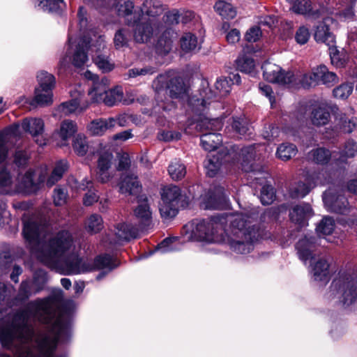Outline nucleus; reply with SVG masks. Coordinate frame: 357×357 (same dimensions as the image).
Listing matches in <instances>:
<instances>
[{
    "label": "nucleus",
    "instance_id": "nucleus-61",
    "mask_svg": "<svg viewBox=\"0 0 357 357\" xmlns=\"http://www.w3.org/2000/svg\"><path fill=\"white\" fill-rule=\"evenodd\" d=\"M96 65L102 72H109L114 68V63H112L109 59L103 55H98L94 59Z\"/></svg>",
    "mask_w": 357,
    "mask_h": 357
},
{
    "label": "nucleus",
    "instance_id": "nucleus-22",
    "mask_svg": "<svg viewBox=\"0 0 357 357\" xmlns=\"http://www.w3.org/2000/svg\"><path fill=\"white\" fill-rule=\"evenodd\" d=\"M112 158V154L109 152H105L100 154L98 158L97 177L102 183H106L113 177V174L109 172Z\"/></svg>",
    "mask_w": 357,
    "mask_h": 357
},
{
    "label": "nucleus",
    "instance_id": "nucleus-18",
    "mask_svg": "<svg viewBox=\"0 0 357 357\" xmlns=\"http://www.w3.org/2000/svg\"><path fill=\"white\" fill-rule=\"evenodd\" d=\"M316 240L313 236H305L299 240L296 249L299 258L305 263L314 261L318 255L316 250Z\"/></svg>",
    "mask_w": 357,
    "mask_h": 357
},
{
    "label": "nucleus",
    "instance_id": "nucleus-3",
    "mask_svg": "<svg viewBox=\"0 0 357 357\" xmlns=\"http://www.w3.org/2000/svg\"><path fill=\"white\" fill-rule=\"evenodd\" d=\"M86 10L80 7L77 13L80 31L84 34L77 41L72 35L68 38V50L65 56L60 60V65L65 67L70 61L75 67L83 66L89 60L86 50L95 47L96 51H100L105 47V37L97 31L89 30L85 33L87 27Z\"/></svg>",
    "mask_w": 357,
    "mask_h": 357
},
{
    "label": "nucleus",
    "instance_id": "nucleus-10",
    "mask_svg": "<svg viewBox=\"0 0 357 357\" xmlns=\"http://www.w3.org/2000/svg\"><path fill=\"white\" fill-rule=\"evenodd\" d=\"M263 75L265 79L270 82L281 85H294L296 84L295 74L292 72L284 73L282 68L271 62H265L262 67Z\"/></svg>",
    "mask_w": 357,
    "mask_h": 357
},
{
    "label": "nucleus",
    "instance_id": "nucleus-26",
    "mask_svg": "<svg viewBox=\"0 0 357 357\" xmlns=\"http://www.w3.org/2000/svg\"><path fill=\"white\" fill-rule=\"evenodd\" d=\"M141 190L137 177L133 174H125L122 176L119 183V191L125 195H136Z\"/></svg>",
    "mask_w": 357,
    "mask_h": 357
},
{
    "label": "nucleus",
    "instance_id": "nucleus-29",
    "mask_svg": "<svg viewBox=\"0 0 357 357\" xmlns=\"http://www.w3.org/2000/svg\"><path fill=\"white\" fill-rule=\"evenodd\" d=\"M112 118L98 119L91 121L88 126V130L92 135H102L108 130L112 129Z\"/></svg>",
    "mask_w": 357,
    "mask_h": 357
},
{
    "label": "nucleus",
    "instance_id": "nucleus-37",
    "mask_svg": "<svg viewBox=\"0 0 357 357\" xmlns=\"http://www.w3.org/2000/svg\"><path fill=\"white\" fill-rule=\"evenodd\" d=\"M52 91L36 89L34 98L30 104L31 105L47 106L52 103Z\"/></svg>",
    "mask_w": 357,
    "mask_h": 357
},
{
    "label": "nucleus",
    "instance_id": "nucleus-28",
    "mask_svg": "<svg viewBox=\"0 0 357 357\" xmlns=\"http://www.w3.org/2000/svg\"><path fill=\"white\" fill-rule=\"evenodd\" d=\"M109 85V81L106 77H102L97 82H95L89 91V95L93 102H101L107 93Z\"/></svg>",
    "mask_w": 357,
    "mask_h": 357
},
{
    "label": "nucleus",
    "instance_id": "nucleus-51",
    "mask_svg": "<svg viewBox=\"0 0 357 357\" xmlns=\"http://www.w3.org/2000/svg\"><path fill=\"white\" fill-rule=\"evenodd\" d=\"M80 188L82 190H89V192L86 193L83 199V203L85 206H91L98 201V196L91 190L93 188V183L91 181L88 179L83 180V182L80 185Z\"/></svg>",
    "mask_w": 357,
    "mask_h": 357
},
{
    "label": "nucleus",
    "instance_id": "nucleus-19",
    "mask_svg": "<svg viewBox=\"0 0 357 357\" xmlns=\"http://www.w3.org/2000/svg\"><path fill=\"white\" fill-rule=\"evenodd\" d=\"M44 126L43 121L38 118L25 119L22 123L23 130L36 138V142L41 146L46 144V140L42 135Z\"/></svg>",
    "mask_w": 357,
    "mask_h": 357
},
{
    "label": "nucleus",
    "instance_id": "nucleus-56",
    "mask_svg": "<svg viewBox=\"0 0 357 357\" xmlns=\"http://www.w3.org/2000/svg\"><path fill=\"white\" fill-rule=\"evenodd\" d=\"M291 9L294 12L298 14L314 15V13L312 11L311 3L309 0H296Z\"/></svg>",
    "mask_w": 357,
    "mask_h": 357
},
{
    "label": "nucleus",
    "instance_id": "nucleus-35",
    "mask_svg": "<svg viewBox=\"0 0 357 357\" xmlns=\"http://www.w3.org/2000/svg\"><path fill=\"white\" fill-rule=\"evenodd\" d=\"M231 81L239 84L241 82L239 75H234L233 80H231V78L228 79L227 77H221L218 79L215 84L217 95L220 97L227 96L231 91Z\"/></svg>",
    "mask_w": 357,
    "mask_h": 357
},
{
    "label": "nucleus",
    "instance_id": "nucleus-5",
    "mask_svg": "<svg viewBox=\"0 0 357 357\" xmlns=\"http://www.w3.org/2000/svg\"><path fill=\"white\" fill-rule=\"evenodd\" d=\"M149 1L143 3L142 9V15L137 23L132 24L135 26L133 31V38L136 43H147L153 36L156 33L159 29V24L155 17L161 15L164 11V8L159 2H155L153 4V8H146Z\"/></svg>",
    "mask_w": 357,
    "mask_h": 357
},
{
    "label": "nucleus",
    "instance_id": "nucleus-9",
    "mask_svg": "<svg viewBox=\"0 0 357 357\" xmlns=\"http://www.w3.org/2000/svg\"><path fill=\"white\" fill-rule=\"evenodd\" d=\"M307 184L298 182L292 185L289 190L292 198H303L308 194L310 189L317 185H324L329 181V177L326 171L322 170L309 175L306 178Z\"/></svg>",
    "mask_w": 357,
    "mask_h": 357
},
{
    "label": "nucleus",
    "instance_id": "nucleus-7",
    "mask_svg": "<svg viewBox=\"0 0 357 357\" xmlns=\"http://www.w3.org/2000/svg\"><path fill=\"white\" fill-rule=\"evenodd\" d=\"M328 299L339 298L344 306L357 305V286L350 275H342L332 282L326 295Z\"/></svg>",
    "mask_w": 357,
    "mask_h": 357
},
{
    "label": "nucleus",
    "instance_id": "nucleus-41",
    "mask_svg": "<svg viewBox=\"0 0 357 357\" xmlns=\"http://www.w3.org/2000/svg\"><path fill=\"white\" fill-rule=\"evenodd\" d=\"M35 6L46 13L56 12L63 4V0H35Z\"/></svg>",
    "mask_w": 357,
    "mask_h": 357
},
{
    "label": "nucleus",
    "instance_id": "nucleus-52",
    "mask_svg": "<svg viewBox=\"0 0 357 357\" xmlns=\"http://www.w3.org/2000/svg\"><path fill=\"white\" fill-rule=\"evenodd\" d=\"M222 165V161L218 156L210 155L205 161L204 166L206 169V174L210 177H213Z\"/></svg>",
    "mask_w": 357,
    "mask_h": 357
},
{
    "label": "nucleus",
    "instance_id": "nucleus-2",
    "mask_svg": "<svg viewBox=\"0 0 357 357\" xmlns=\"http://www.w3.org/2000/svg\"><path fill=\"white\" fill-rule=\"evenodd\" d=\"M185 238L206 243L225 241L236 254L246 255L265 238L264 229L254 218L241 213L222 214L208 220L193 221L185 227Z\"/></svg>",
    "mask_w": 357,
    "mask_h": 357
},
{
    "label": "nucleus",
    "instance_id": "nucleus-40",
    "mask_svg": "<svg viewBox=\"0 0 357 357\" xmlns=\"http://www.w3.org/2000/svg\"><path fill=\"white\" fill-rule=\"evenodd\" d=\"M223 123L222 119L217 118L211 119L204 116L198 121L196 128L199 130H211L216 131L221 129Z\"/></svg>",
    "mask_w": 357,
    "mask_h": 357
},
{
    "label": "nucleus",
    "instance_id": "nucleus-53",
    "mask_svg": "<svg viewBox=\"0 0 357 357\" xmlns=\"http://www.w3.org/2000/svg\"><path fill=\"white\" fill-rule=\"evenodd\" d=\"M73 148L78 155H84L89 149L86 137L80 134L77 135L73 139Z\"/></svg>",
    "mask_w": 357,
    "mask_h": 357
},
{
    "label": "nucleus",
    "instance_id": "nucleus-36",
    "mask_svg": "<svg viewBox=\"0 0 357 357\" xmlns=\"http://www.w3.org/2000/svg\"><path fill=\"white\" fill-rule=\"evenodd\" d=\"M175 33L168 30L160 38L156 45V50L160 54L169 53L172 48L173 38Z\"/></svg>",
    "mask_w": 357,
    "mask_h": 357
},
{
    "label": "nucleus",
    "instance_id": "nucleus-12",
    "mask_svg": "<svg viewBox=\"0 0 357 357\" xmlns=\"http://www.w3.org/2000/svg\"><path fill=\"white\" fill-rule=\"evenodd\" d=\"M134 217L137 221V228L141 232L153 226V210L146 197H140L137 206L133 210Z\"/></svg>",
    "mask_w": 357,
    "mask_h": 357
},
{
    "label": "nucleus",
    "instance_id": "nucleus-58",
    "mask_svg": "<svg viewBox=\"0 0 357 357\" xmlns=\"http://www.w3.org/2000/svg\"><path fill=\"white\" fill-rule=\"evenodd\" d=\"M273 188L270 185H265L261 190L260 200L262 204L268 205L273 203L275 199Z\"/></svg>",
    "mask_w": 357,
    "mask_h": 357
},
{
    "label": "nucleus",
    "instance_id": "nucleus-21",
    "mask_svg": "<svg viewBox=\"0 0 357 357\" xmlns=\"http://www.w3.org/2000/svg\"><path fill=\"white\" fill-rule=\"evenodd\" d=\"M77 131V123L72 120L63 121L59 128L54 132L56 137L59 138L57 145L59 146H65L69 144V139Z\"/></svg>",
    "mask_w": 357,
    "mask_h": 357
},
{
    "label": "nucleus",
    "instance_id": "nucleus-49",
    "mask_svg": "<svg viewBox=\"0 0 357 357\" xmlns=\"http://www.w3.org/2000/svg\"><path fill=\"white\" fill-rule=\"evenodd\" d=\"M168 172L173 180H181L186 174V168L179 160H174L169 165Z\"/></svg>",
    "mask_w": 357,
    "mask_h": 357
},
{
    "label": "nucleus",
    "instance_id": "nucleus-46",
    "mask_svg": "<svg viewBox=\"0 0 357 357\" xmlns=\"http://www.w3.org/2000/svg\"><path fill=\"white\" fill-rule=\"evenodd\" d=\"M181 47L185 52H192L199 49L197 38L190 33H185L181 38Z\"/></svg>",
    "mask_w": 357,
    "mask_h": 357
},
{
    "label": "nucleus",
    "instance_id": "nucleus-4",
    "mask_svg": "<svg viewBox=\"0 0 357 357\" xmlns=\"http://www.w3.org/2000/svg\"><path fill=\"white\" fill-rule=\"evenodd\" d=\"M47 174V168L43 166L33 172H26L21 182L17 183L10 173L5 167H2L0 169V194L13 195L20 192L33 191L37 185L45 181Z\"/></svg>",
    "mask_w": 357,
    "mask_h": 357
},
{
    "label": "nucleus",
    "instance_id": "nucleus-15",
    "mask_svg": "<svg viewBox=\"0 0 357 357\" xmlns=\"http://www.w3.org/2000/svg\"><path fill=\"white\" fill-rule=\"evenodd\" d=\"M204 209H222L227 206V197L224 188L218 186L210 190L203 197L201 203Z\"/></svg>",
    "mask_w": 357,
    "mask_h": 357
},
{
    "label": "nucleus",
    "instance_id": "nucleus-30",
    "mask_svg": "<svg viewBox=\"0 0 357 357\" xmlns=\"http://www.w3.org/2000/svg\"><path fill=\"white\" fill-rule=\"evenodd\" d=\"M317 67L312 69V72L309 73L295 74L296 84L291 85V87L297 86L300 84L303 88H310L319 84V78L317 76Z\"/></svg>",
    "mask_w": 357,
    "mask_h": 357
},
{
    "label": "nucleus",
    "instance_id": "nucleus-55",
    "mask_svg": "<svg viewBox=\"0 0 357 357\" xmlns=\"http://www.w3.org/2000/svg\"><path fill=\"white\" fill-rule=\"evenodd\" d=\"M236 66L241 72L250 73L254 70L255 65L253 59L247 55H242L236 59Z\"/></svg>",
    "mask_w": 357,
    "mask_h": 357
},
{
    "label": "nucleus",
    "instance_id": "nucleus-33",
    "mask_svg": "<svg viewBox=\"0 0 357 357\" xmlns=\"http://www.w3.org/2000/svg\"><path fill=\"white\" fill-rule=\"evenodd\" d=\"M222 137L215 132H208L201 137V145L208 151L216 149L222 143Z\"/></svg>",
    "mask_w": 357,
    "mask_h": 357
},
{
    "label": "nucleus",
    "instance_id": "nucleus-42",
    "mask_svg": "<svg viewBox=\"0 0 357 357\" xmlns=\"http://www.w3.org/2000/svg\"><path fill=\"white\" fill-rule=\"evenodd\" d=\"M297 151V148L294 144L284 143L278 147L276 156L283 161H287L296 155Z\"/></svg>",
    "mask_w": 357,
    "mask_h": 357
},
{
    "label": "nucleus",
    "instance_id": "nucleus-23",
    "mask_svg": "<svg viewBox=\"0 0 357 357\" xmlns=\"http://www.w3.org/2000/svg\"><path fill=\"white\" fill-rule=\"evenodd\" d=\"M323 201L325 206L330 211L344 213L347 211L348 202L342 196L335 197L331 192L326 191L323 195Z\"/></svg>",
    "mask_w": 357,
    "mask_h": 357
},
{
    "label": "nucleus",
    "instance_id": "nucleus-8",
    "mask_svg": "<svg viewBox=\"0 0 357 357\" xmlns=\"http://www.w3.org/2000/svg\"><path fill=\"white\" fill-rule=\"evenodd\" d=\"M160 194L159 211L161 216L165 218L174 217L181 197V189L176 185H169L164 187Z\"/></svg>",
    "mask_w": 357,
    "mask_h": 357
},
{
    "label": "nucleus",
    "instance_id": "nucleus-47",
    "mask_svg": "<svg viewBox=\"0 0 357 357\" xmlns=\"http://www.w3.org/2000/svg\"><path fill=\"white\" fill-rule=\"evenodd\" d=\"M103 228V220L98 214L91 215L85 222L86 230L91 234L99 232Z\"/></svg>",
    "mask_w": 357,
    "mask_h": 357
},
{
    "label": "nucleus",
    "instance_id": "nucleus-60",
    "mask_svg": "<svg viewBox=\"0 0 357 357\" xmlns=\"http://www.w3.org/2000/svg\"><path fill=\"white\" fill-rule=\"evenodd\" d=\"M357 155V142L353 139H349L346 142L344 149L342 152V158H353Z\"/></svg>",
    "mask_w": 357,
    "mask_h": 357
},
{
    "label": "nucleus",
    "instance_id": "nucleus-44",
    "mask_svg": "<svg viewBox=\"0 0 357 357\" xmlns=\"http://www.w3.org/2000/svg\"><path fill=\"white\" fill-rule=\"evenodd\" d=\"M130 37V31L128 28H121L116 31L114 37V44L116 49L127 47Z\"/></svg>",
    "mask_w": 357,
    "mask_h": 357
},
{
    "label": "nucleus",
    "instance_id": "nucleus-62",
    "mask_svg": "<svg viewBox=\"0 0 357 357\" xmlns=\"http://www.w3.org/2000/svg\"><path fill=\"white\" fill-rule=\"evenodd\" d=\"M156 72V68L152 66H146L142 68H132L128 70V76L130 77H135L137 76L151 75Z\"/></svg>",
    "mask_w": 357,
    "mask_h": 357
},
{
    "label": "nucleus",
    "instance_id": "nucleus-45",
    "mask_svg": "<svg viewBox=\"0 0 357 357\" xmlns=\"http://www.w3.org/2000/svg\"><path fill=\"white\" fill-rule=\"evenodd\" d=\"M38 86L36 89L52 91L55 85L54 77L47 72L41 71L37 75Z\"/></svg>",
    "mask_w": 357,
    "mask_h": 357
},
{
    "label": "nucleus",
    "instance_id": "nucleus-14",
    "mask_svg": "<svg viewBox=\"0 0 357 357\" xmlns=\"http://www.w3.org/2000/svg\"><path fill=\"white\" fill-rule=\"evenodd\" d=\"M47 280V273L43 270L35 272L32 282H22L19 291V297L21 299L29 298L32 294H36L44 287Z\"/></svg>",
    "mask_w": 357,
    "mask_h": 357
},
{
    "label": "nucleus",
    "instance_id": "nucleus-27",
    "mask_svg": "<svg viewBox=\"0 0 357 357\" xmlns=\"http://www.w3.org/2000/svg\"><path fill=\"white\" fill-rule=\"evenodd\" d=\"M310 261L312 266L311 273L315 281L326 283L329 280V264L326 259H320L316 263Z\"/></svg>",
    "mask_w": 357,
    "mask_h": 357
},
{
    "label": "nucleus",
    "instance_id": "nucleus-24",
    "mask_svg": "<svg viewBox=\"0 0 357 357\" xmlns=\"http://www.w3.org/2000/svg\"><path fill=\"white\" fill-rule=\"evenodd\" d=\"M213 96V93L210 89L203 90L199 93V97L193 96L189 100V105L192 112L198 115H202L206 110L207 105L209 104L208 100Z\"/></svg>",
    "mask_w": 357,
    "mask_h": 357
},
{
    "label": "nucleus",
    "instance_id": "nucleus-17",
    "mask_svg": "<svg viewBox=\"0 0 357 357\" xmlns=\"http://www.w3.org/2000/svg\"><path fill=\"white\" fill-rule=\"evenodd\" d=\"M333 22L331 17H326L315 26L314 38L317 43H325L328 46L335 43V36L331 28Z\"/></svg>",
    "mask_w": 357,
    "mask_h": 357
},
{
    "label": "nucleus",
    "instance_id": "nucleus-20",
    "mask_svg": "<svg viewBox=\"0 0 357 357\" xmlns=\"http://www.w3.org/2000/svg\"><path fill=\"white\" fill-rule=\"evenodd\" d=\"M226 131L229 137L240 139L250 135V127L248 119L244 116L233 117Z\"/></svg>",
    "mask_w": 357,
    "mask_h": 357
},
{
    "label": "nucleus",
    "instance_id": "nucleus-50",
    "mask_svg": "<svg viewBox=\"0 0 357 357\" xmlns=\"http://www.w3.org/2000/svg\"><path fill=\"white\" fill-rule=\"evenodd\" d=\"M330 114L328 111L323 107H319L312 112V122L314 125L320 126L328 123Z\"/></svg>",
    "mask_w": 357,
    "mask_h": 357
},
{
    "label": "nucleus",
    "instance_id": "nucleus-64",
    "mask_svg": "<svg viewBox=\"0 0 357 357\" xmlns=\"http://www.w3.org/2000/svg\"><path fill=\"white\" fill-rule=\"evenodd\" d=\"M261 36V31L258 26L250 28L245 34V39L249 43L257 41Z\"/></svg>",
    "mask_w": 357,
    "mask_h": 357
},
{
    "label": "nucleus",
    "instance_id": "nucleus-34",
    "mask_svg": "<svg viewBox=\"0 0 357 357\" xmlns=\"http://www.w3.org/2000/svg\"><path fill=\"white\" fill-rule=\"evenodd\" d=\"M68 168V163L65 160L57 161L51 172V174L47 180V184L49 186H52L58 182L63 176V174Z\"/></svg>",
    "mask_w": 357,
    "mask_h": 357
},
{
    "label": "nucleus",
    "instance_id": "nucleus-16",
    "mask_svg": "<svg viewBox=\"0 0 357 357\" xmlns=\"http://www.w3.org/2000/svg\"><path fill=\"white\" fill-rule=\"evenodd\" d=\"M135 8L132 0H120L116 4V9L119 16L125 19L128 24H134L137 23L139 17L142 15V9Z\"/></svg>",
    "mask_w": 357,
    "mask_h": 357
},
{
    "label": "nucleus",
    "instance_id": "nucleus-11",
    "mask_svg": "<svg viewBox=\"0 0 357 357\" xmlns=\"http://www.w3.org/2000/svg\"><path fill=\"white\" fill-rule=\"evenodd\" d=\"M72 99L68 102H63L57 110L63 116H68L72 114H79L89 107V102L83 100V91L81 86H78L70 92Z\"/></svg>",
    "mask_w": 357,
    "mask_h": 357
},
{
    "label": "nucleus",
    "instance_id": "nucleus-13",
    "mask_svg": "<svg viewBox=\"0 0 357 357\" xmlns=\"http://www.w3.org/2000/svg\"><path fill=\"white\" fill-rule=\"evenodd\" d=\"M140 232L137 227H135L130 224L126 222L118 223L111 231L109 238V243L121 245L123 242L137 238Z\"/></svg>",
    "mask_w": 357,
    "mask_h": 357
},
{
    "label": "nucleus",
    "instance_id": "nucleus-25",
    "mask_svg": "<svg viewBox=\"0 0 357 357\" xmlns=\"http://www.w3.org/2000/svg\"><path fill=\"white\" fill-rule=\"evenodd\" d=\"M312 209L307 204H303L294 206L289 214L291 221L301 227L307 225V220L312 217Z\"/></svg>",
    "mask_w": 357,
    "mask_h": 357
},
{
    "label": "nucleus",
    "instance_id": "nucleus-31",
    "mask_svg": "<svg viewBox=\"0 0 357 357\" xmlns=\"http://www.w3.org/2000/svg\"><path fill=\"white\" fill-rule=\"evenodd\" d=\"M334 115L335 121L340 126L344 132L350 133L356 128L357 121L354 119H349L345 113L339 111L338 108H335Z\"/></svg>",
    "mask_w": 357,
    "mask_h": 357
},
{
    "label": "nucleus",
    "instance_id": "nucleus-63",
    "mask_svg": "<svg viewBox=\"0 0 357 357\" xmlns=\"http://www.w3.org/2000/svg\"><path fill=\"white\" fill-rule=\"evenodd\" d=\"M310 36V33L308 28L301 26L296 32L295 39L298 43L303 45L308 41Z\"/></svg>",
    "mask_w": 357,
    "mask_h": 357
},
{
    "label": "nucleus",
    "instance_id": "nucleus-39",
    "mask_svg": "<svg viewBox=\"0 0 357 357\" xmlns=\"http://www.w3.org/2000/svg\"><path fill=\"white\" fill-rule=\"evenodd\" d=\"M332 157L334 156L331 151L325 148H317L312 150L308 153L309 159L320 165L326 164Z\"/></svg>",
    "mask_w": 357,
    "mask_h": 357
},
{
    "label": "nucleus",
    "instance_id": "nucleus-32",
    "mask_svg": "<svg viewBox=\"0 0 357 357\" xmlns=\"http://www.w3.org/2000/svg\"><path fill=\"white\" fill-rule=\"evenodd\" d=\"M317 69L319 84L321 83L328 86H332L339 82L337 75L335 73L329 71L326 66L320 65L317 66Z\"/></svg>",
    "mask_w": 357,
    "mask_h": 357
},
{
    "label": "nucleus",
    "instance_id": "nucleus-6",
    "mask_svg": "<svg viewBox=\"0 0 357 357\" xmlns=\"http://www.w3.org/2000/svg\"><path fill=\"white\" fill-rule=\"evenodd\" d=\"M153 87L156 93V100L160 102V106L164 110H170L174 107L172 101L165 102L162 96L168 95L171 99L180 98L185 93L183 84L178 78L169 79L167 75L158 76L153 83Z\"/></svg>",
    "mask_w": 357,
    "mask_h": 357
},
{
    "label": "nucleus",
    "instance_id": "nucleus-59",
    "mask_svg": "<svg viewBox=\"0 0 357 357\" xmlns=\"http://www.w3.org/2000/svg\"><path fill=\"white\" fill-rule=\"evenodd\" d=\"M262 146L259 144H254L241 149V155L243 158V161H250L251 159L255 158L257 156V152L259 151V148Z\"/></svg>",
    "mask_w": 357,
    "mask_h": 357
},
{
    "label": "nucleus",
    "instance_id": "nucleus-54",
    "mask_svg": "<svg viewBox=\"0 0 357 357\" xmlns=\"http://www.w3.org/2000/svg\"><path fill=\"white\" fill-rule=\"evenodd\" d=\"M335 228V222L331 218H324L317 225L316 230L319 235L328 236Z\"/></svg>",
    "mask_w": 357,
    "mask_h": 357
},
{
    "label": "nucleus",
    "instance_id": "nucleus-43",
    "mask_svg": "<svg viewBox=\"0 0 357 357\" xmlns=\"http://www.w3.org/2000/svg\"><path fill=\"white\" fill-rule=\"evenodd\" d=\"M123 89L120 86H116L114 89L107 90L102 102L107 106H113L118 102H121L123 99Z\"/></svg>",
    "mask_w": 357,
    "mask_h": 357
},
{
    "label": "nucleus",
    "instance_id": "nucleus-1",
    "mask_svg": "<svg viewBox=\"0 0 357 357\" xmlns=\"http://www.w3.org/2000/svg\"><path fill=\"white\" fill-rule=\"evenodd\" d=\"M23 235L28 242L31 254L48 266H59L64 275H77L96 270L116 266L112 257L100 255L94 261L79 258L74 253L75 247L71 234L61 231L52 237H47L43 225L36 218L24 216Z\"/></svg>",
    "mask_w": 357,
    "mask_h": 357
},
{
    "label": "nucleus",
    "instance_id": "nucleus-38",
    "mask_svg": "<svg viewBox=\"0 0 357 357\" xmlns=\"http://www.w3.org/2000/svg\"><path fill=\"white\" fill-rule=\"evenodd\" d=\"M214 8L220 16L226 19H233L236 15V9L229 3V1L218 0Z\"/></svg>",
    "mask_w": 357,
    "mask_h": 357
},
{
    "label": "nucleus",
    "instance_id": "nucleus-48",
    "mask_svg": "<svg viewBox=\"0 0 357 357\" xmlns=\"http://www.w3.org/2000/svg\"><path fill=\"white\" fill-rule=\"evenodd\" d=\"M329 47V54L333 65L336 67H343L348 61V56L343 51L340 52L336 47L333 45Z\"/></svg>",
    "mask_w": 357,
    "mask_h": 357
},
{
    "label": "nucleus",
    "instance_id": "nucleus-57",
    "mask_svg": "<svg viewBox=\"0 0 357 357\" xmlns=\"http://www.w3.org/2000/svg\"><path fill=\"white\" fill-rule=\"evenodd\" d=\"M353 88L351 84H342L333 89V96L342 100L347 99L351 94Z\"/></svg>",
    "mask_w": 357,
    "mask_h": 357
}]
</instances>
